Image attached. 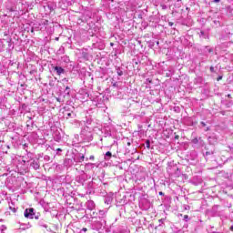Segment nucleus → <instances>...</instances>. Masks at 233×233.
<instances>
[{"label": "nucleus", "mask_w": 233, "mask_h": 233, "mask_svg": "<svg viewBox=\"0 0 233 233\" xmlns=\"http://www.w3.org/2000/svg\"><path fill=\"white\" fill-rule=\"evenodd\" d=\"M86 207L87 210H94V208H96V203L93 200H88Z\"/></svg>", "instance_id": "6e6552de"}, {"label": "nucleus", "mask_w": 233, "mask_h": 233, "mask_svg": "<svg viewBox=\"0 0 233 233\" xmlns=\"http://www.w3.org/2000/svg\"><path fill=\"white\" fill-rule=\"evenodd\" d=\"M201 35H203L205 33L203 31L200 32Z\"/></svg>", "instance_id": "58836bf2"}, {"label": "nucleus", "mask_w": 233, "mask_h": 233, "mask_svg": "<svg viewBox=\"0 0 233 233\" xmlns=\"http://www.w3.org/2000/svg\"><path fill=\"white\" fill-rule=\"evenodd\" d=\"M167 171L171 176H176V177H179L181 174V171H179V167H177V166H169L167 167Z\"/></svg>", "instance_id": "7ed1b4c3"}, {"label": "nucleus", "mask_w": 233, "mask_h": 233, "mask_svg": "<svg viewBox=\"0 0 233 233\" xmlns=\"http://www.w3.org/2000/svg\"><path fill=\"white\" fill-rule=\"evenodd\" d=\"M44 161H46V162L50 161V156H47V155L44 156Z\"/></svg>", "instance_id": "a211bd4d"}, {"label": "nucleus", "mask_w": 233, "mask_h": 233, "mask_svg": "<svg viewBox=\"0 0 233 233\" xmlns=\"http://www.w3.org/2000/svg\"><path fill=\"white\" fill-rule=\"evenodd\" d=\"M210 72H214V66L209 67Z\"/></svg>", "instance_id": "cd10ccee"}, {"label": "nucleus", "mask_w": 233, "mask_h": 233, "mask_svg": "<svg viewBox=\"0 0 233 233\" xmlns=\"http://www.w3.org/2000/svg\"><path fill=\"white\" fill-rule=\"evenodd\" d=\"M88 179H90V177H88L85 171H81V173L76 177V183L78 185H82L83 187L84 185H86Z\"/></svg>", "instance_id": "f257e3e1"}, {"label": "nucleus", "mask_w": 233, "mask_h": 233, "mask_svg": "<svg viewBox=\"0 0 233 233\" xmlns=\"http://www.w3.org/2000/svg\"><path fill=\"white\" fill-rule=\"evenodd\" d=\"M210 153L209 152H206V156H208Z\"/></svg>", "instance_id": "79ce46f5"}, {"label": "nucleus", "mask_w": 233, "mask_h": 233, "mask_svg": "<svg viewBox=\"0 0 233 233\" xmlns=\"http://www.w3.org/2000/svg\"><path fill=\"white\" fill-rule=\"evenodd\" d=\"M85 167L86 168H94V164L93 163H86Z\"/></svg>", "instance_id": "2eb2a0df"}, {"label": "nucleus", "mask_w": 233, "mask_h": 233, "mask_svg": "<svg viewBox=\"0 0 233 233\" xmlns=\"http://www.w3.org/2000/svg\"><path fill=\"white\" fill-rule=\"evenodd\" d=\"M42 25H48V20H44V21L42 22Z\"/></svg>", "instance_id": "5701e85b"}, {"label": "nucleus", "mask_w": 233, "mask_h": 233, "mask_svg": "<svg viewBox=\"0 0 233 233\" xmlns=\"http://www.w3.org/2000/svg\"><path fill=\"white\" fill-rule=\"evenodd\" d=\"M176 139H179V136H176Z\"/></svg>", "instance_id": "a19ab883"}, {"label": "nucleus", "mask_w": 233, "mask_h": 233, "mask_svg": "<svg viewBox=\"0 0 233 233\" xmlns=\"http://www.w3.org/2000/svg\"><path fill=\"white\" fill-rule=\"evenodd\" d=\"M230 230H233V226L230 227Z\"/></svg>", "instance_id": "c03bdc74"}, {"label": "nucleus", "mask_w": 233, "mask_h": 233, "mask_svg": "<svg viewBox=\"0 0 233 233\" xmlns=\"http://www.w3.org/2000/svg\"><path fill=\"white\" fill-rule=\"evenodd\" d=\"M200 125H201L202 127H207V124H206L205 122H200Z\"/></svg>", "instance_id": "bb28decb"}, {"label": "nucleus", "mask_w": 233, "mask_h": 233, "mask_svg": "<svg viewBox=\"0 0 233 233\" xmlns=\"http://www.w3.org/2000/svg\"><path fill=\"white\" fill-rule=\"evenodd\" d=\"M128 147H130V142L127 143Z\"/></svg>", "instance_id": "a18cd8bd"}, {"label": "nucleus", "mask_w": 233, "mask_h": 233, "mask_svg": "<svg viewBox=\"0 0 233 233\" xmlns=\"http://www.w3.org/2000/svg\"><path fill=\"white\" fill-rule=\"evenodd\" d=\"M209 212H210L211 216H213V217L220 216L219 206L218 205L213 206Z\"/></svg>", "instance_id": "0eeeda50"}, {"label": "nucleus", "mask_w": 233, "mask_h": 233, "mask_svg": "<svg viewBox=\"0 0 233 233\" xmlns=\"http://www.w3.org/2000/svg\"><path fill=\"white\" fill-rule=\"evenodd\" d=\"M168 25H169L170 26H174V23H172V22H169Z\"/></svg>", "instance_id": "473e14b6"}, {"label": "nucleus", "mask_w": 233, "mask_h": 233, "mask_svg": "<svg viewBox=\"0 0 233 233\" xmlns=\"http://www.w3.org/2000/svg\"><path fill=\"white\" fill-rule=\"evenodd\" d=\"M157 45H159V42H157Z\"/></svg>", "instance_id": "09e8293b"}, {"label": "nucleus", "mask_w": 233, "mask_h": 233, "mask_svg": "<svg viewBox=\"0 0 233 233\" xmlns=\"http://www.w3.org/2000/svg\"><path fill=\"white\" fill-rule=\"evenodd\" d=\"M44 227H45V228H47V226H46V225H44Z\"/></svg>", "instance_id": "49530a36"}, {"label": "nucleus", "mask_w": 233, "mask_h": 233, "mask_svg": "<svg viewBox=\"0 0 233 233\" xmlns=\"http://www.w3.org/2000/svg\"><path fill=\"white\" fill-rule=\"evenodd\" d=\"M83 161H85V155H80V156L77 157V162H78V163H83Z\"/></svg>", "instance_id": "ddd939ff"}, {"label": "nucleus", "mask_w": 233, "mask_h": 233, "mask_svg": "<svg viewBox=\"0 0 233 233\" xmlns=\"http://www.w3.org/2000/svg\"><path fill=\"white\" fill-rule=\"evenodd\" d=\"M116 74L117 76H123V71L121 69H117Z\"/></svg>", "instance_id": "6ab92c4d"}, {"label": "nucleus", "mask_w": 233, "mask_h": 233, "mask_svg": "<svg viewBox=\"0 0 233 233\" xmlns=\"http://www.w3.org/2000/svg\"><path fill=\"white\" fill-rule=\"evenodd\" d=\"M207 131H208V130H210V128L209 127H207V129H206Z\"/></svg>", "instance_id": "37998d69"}, {"label": "nucleus", "mask_w": 233, "mask_h": 233, "mask_svg": "<svg viewBox=\"0 0 233 233\" xmlns=\"http://www.w3.org/2000/svg\"><path fill=\"white\" fill-rule=\"evenodd\" d=\"M28 163H30V167L34 168V170H39V168L41 167L39 158H31L30 160H28Z\"/></svg>", "instance_id": "20e7f679"}, {"label": "nucleus", "mask_w": 233, "mask_h": 233, "mask_svg": "<svg viewBox=\"0 0 233 233\" xmlns=\"http://www.w3.org/2000/svg\"><path fill=\"white\" fill-rule=\"evenodd\" d=\"M66 90H70V87H69V86H66Z\"/></svg>", "instance_id": "c9c22d12"}, {"label": "nucleus", "mask_w": 233, "mask_h": 233, "mask_svg": "<svg viewBox=\"0 0 233 233\" xmlns=\"http://www.w3.org/2000/svg\"><path fill=\"white\" fill-rule=\"evenodd\" d=\"M21 227H22L23 230H26V228H30L32 227V225H30V223L21 224Z\"/></svg>", "instance_id": "f8f14e48"}, {"label": "nucleus", "mask_w": 233, "mask_h": 233, "mask_svg": "<svg viewBox=\"0 0 233 233\" xmlns=\"http://www.w3.org/2000/svg\"><path fill=\"white\" fill-rule=\"evenodd\" d=\"M206 48H207L208 52H209V54H210L211 52H214V49H212V48H210V47H208V46H206Z\"/></svg>", "instance_id": "4be33fe9"}, {"label": "nucleus", "mask_w": 233, "mask_h": 233, "mask_svg": "<svg viewBox=\"0 0 233 233\" xmlns=\"http://www.w3.org/2000/svg\"><path fill=\"white\" fill-rule=\"evenodd\" d=\"M158 221H159V223H164L165 219L161 218Z\"/></svg>", "instance_id": "2f4dec72"}, {"label": "nucleus", "mask_w": 233, "mask_h": 233, "mask_svg": "<svg viewBox=\"0 0 233 233\" xmlns=\"http://www.w3.org/2000/svg\"><path fill=\"white\" fill-rule=\"evenodd\" d=\"M86 188H88V190H92L94 188V183L92 181H86V184L84 185Z\"/></svg>", "instance_id": "9d476101"}, {"label": "nucleus", "mask_w": 233, "mask_h": 233, "mask_svg": "<svg viewBox=\"0 0 233 233\" xmlns=\"http://www.w3.org/2000/svg\"><path fill=\"white\" fill-rule=\"evenodd\" d=\"M70 162H72V160H70V159H66V160L64 161L65 167H68V165L70 164Z\"/></svg>", "instance_id": "dca6fc26"}, {"label": "nucleus", "mask_w": 233, "mask_h": 233, "mask_svg": "<svg viewBox=\"0 0 233 233\" xmlns=\"http://www.w3.org/2000/svg\"><path fill=\"white\" fill-rule=\"evenodd\" d=\"M89 159H90V161H94V159H95L94 155H91V156L89 157Z\"/></svg>", "instance_id": "a878e982"}, {"label": "nucleus", "mask_w": 233, "mask_h": 233, "mask_svg": "<svg viewBox=\"0 0 233 233\" xmlns=\"http://www.w3.org/2000/svg\"><path fill=\"white\" fill-rule=\"evenodd\" d=\"M86 127L81 131V135L85 136V137H88L90 136V132H92V127H90V125H92V119L87 118L85 123Z\"/></svg>", "instance_id": "f03ea898"}, {"label": "nucleus", "mask_w": 233, "mask_h": 233, "mask_svg": "<svg viewBox=\"0 0 233 233\" xmlns=\"http://www.w3.org/2000/svg\"><path fill=\"white\" fill-rule=\"evenodd\" d=\"M110 157H112V152L107 151L105 155V159L106 161H108L110 159Z\"/></svg>", "instance_id": "9b49d317"}, {"label": "nucleus", "mask_w": 233, "mask_h": 233, "mask_svg": "<svg viewBox=\"0 0 233 233\" xmlns=\"http://www.w3.org/2000/svg\"><path fill=\"white\" fill-rule=\"evenodd\" d=\"M147 83H152V80H151L150 78H147Z\"/></svg>", "instance_id": "7c9ffc66"}, {"label": "nucleus", "mask_w": 233, "mask_h": 233, "mask_svg": "<svg viewBox=\"0 0 233 233\" xmlns=\"http://www.w3.org/2000/svg\"><path fill=\"white\" fill-rule=\"evenodd\" d=\"M86 161H88V158H86Z\"/></svg>", "instance_id": "8fccbe9b"}, {"label": "nucleus", "mask_w": 233, "mask_h": 233, "mask_svg": "<svg viewBox=\"0 0 233 233\" xmlns=\"http://www.w3.org/2000/svg\"><path fill=\"white\" fill-rule=\"evenodd\" d=\"M56 101H59V103H61V98H56Z\"/></svg>", "instance_id": "e433bc0d"}, {"label": "nucleus", "mask_w": 233, "mask_h": 233, "mask_svg": "<svg viewBox=\"0 0 233 233\" xmlns=\"http://www.w3.org/2000/svg\"><path fill=\"white\" fill-rule=\"evenodd\" d=\"M55 72H56L57 76H61V74H65V70L61 66H55L54 67Z\"/></svg>", "instance_id": "1a4fd4ad"}, {"label": "nucleus", "mask_w": 233, "mask_h": 233, "mask_svg": "<svg viewBox=\"0 0 233 233\" xmlns=\"http://www.w3.org/2000/svg\"><path fill=\"white\" fill-rule=\"evenodd\" d=\"M98 216H99V218H105V216H106V211H105V210H100V211L98 212Z\"/></svg>", "instance_id": "4468645a"}, {"label": "nucleus", "mask_w": 233, "mask_h": 233, "mask_svg": "<svg viewBox=\"0 0 233 233\" xmlns=\"http://www.w3.org/2000/svg\"><path fill=\"white\" fill-rule=\"evenodd\" d=\"M158 194L159 196H165V193H163V191H160Z\"/></svg>", "instance_id": "c756f323"}, {"label": "nucleus", "mask_w": 233, "mask_h": 233, "mask_svg": "<svg viewBox=\"0 0 233 233\" xmlns=\"http://www.w3.org/2000/svg\"><path fill=\"white\" fill-rule=\"evenodd\" d=\"M219 79H222V76H219V77L218 78V81H219Z\"/></svg>", "instance_id": "ea45409f"}, {"label": "nucleus", "mask_w": 233, "mask_h": 233, "mask_svg": "<svg viewBox=\"0 0 233 233\" xmlns=\"http://www.w3.org/2000/svg\"><path fill=\"white\" fill-rule=\"evenodd\" d=\"M72 116V113H68L67 116L70 117Z\"/></svg>", "instance_id": "f704fd0d"}, {"label": "nucleus", "mask_w": 233, "mask_h": 233, "mask_svg": "<svg viewBox=\"0 0 233 233\" xmlns=\"http://www.w3.org/2000/svg\"><path fill=\"white\" fill-rule=\"evenodd\" d=\"M44 8L46 10V8L49 9V12H53V10H56V8H57V4H56V2L50 1L47 3V5L46 6H44Z\"/></svg>", "instance_id": "423d86ee"}, {"label": "nucleus", "mask_w": 233, "mask_h": 233, "mask_svg": "<svg viewBox=\"0 0 233 233\" xmlns=\"http://www.w3.org/2000/svg\"><path fill=\"white\" fill-rule=\"evenodd\" d=\"M35 219H39V218L35 217Z\"/></svg>", "instance_id": "de8ad7c7"}, {"label": "nucleus", "mask_w": 233, "mask_h": 233, "mask_svg": "<svg viewBox=\"0 0 233 233\" xmlns=\"http://www.w3.org/2000/svg\"><path fill=\"white\" fill-rule=\"evenodd\" d=\"M9 208H10V210H12V212H14V213L17 212V208H12V206H10Z\"/></svg>", "instance_id": "aec40b11"}, {"label": "nucleus", "mask_w": 233, "mask_h": 233, "mask_svg": "<svg viewBox=\"0 0 233 233\" xmlns=\"http://www.w3.org/2000/svg\"><path fill=\"white\" fill-rule=\"evenodd\" d=\"M184 221H188V215L184 216Z\"/></svg>", "instance_id": "393cba45"}, {"label": "nucleus", "mask_w": 233, "mask_h": 233, "mask_svg": "<svg viewBox=\"0 0 233 233\" xmlns=\"http://www.w3.org/2000/svg\"><path fill=\"white\" fill-rule=\"evenodd\" d=\"M146 147H147V148H150V140H147V141H146Z\"/></svg>", "instance_id": "412c9836"}, {"label": "nucleus", "mask_w": 233, "mask_h": 233, "mask_svg": "<svg viewBox=\"0 0 233 233\" xmlns=\"http://www.w3.org/2000/svg\"><path fill=\"white\" fill-rule=\"evenodd\" d=\"M55 141H61V136L59 135H55Z\"/></svg>", "instance_id": "f3484780"}, {"label": "nucleus", "mask_w": 233, "mask_h": 233, "mask_svg": "<svg viewBox=\"0 0 233 233\" xmlns=\"http://www.w3.org/2000/svg\"><path fill=\"white\" fill-rule=\"evenodd\" d=\"M221 0H214V3H219Z\"/></svg>", "instance_id": "72a5a7b5"}, {"label": "nucleus", "mask_w": 233, "mask_h": 233, "mask_svg": "<svg viewBox=\"0 0 233 233\" xmlns=\"http://www.w3.org/2000/svg\"><path fill=\"white\" fill-rule=\"evenodd\" d=\"M24 216L27 219H34V216H35V213H34V208H26L24 212Z\"/></svg>", "instance_id": "39448f33"}, {"label": "nucleus", "mask_w": 233, "mask_h": 233, "mask_svg": "<svg viewBox=\"0 0 233 233\" xmlns=\"http://www.w3.org/2000/svg\"><path fill=\"white\" fill-rule=\"evenodd\" d=\"M56 150H57V152H61L62 151L61 148H57Z\"/></svg>", "instance_id": "4c0bfd02"}, {"label": "nucleus", "mask_w": 233, "mask_h": 233, "mask_svg": "<svg viewBox=\"0 0 233 233\" xmlns=\"http://www.w3.org/2000/svg\"><path fill=\"white\" fill-rule=\"evenodd\" d=\"M192 143H193L194 145H196V143H198V138H193V139H192Z\"/></svg>", "instance_id": "b1692460"}, {"label": "nucleus", "mask_w": 233, "mask_h": 233, "mask_svg": "<svg viewBox=\"0 0 233 233\" xmlns=\"http://www.w3.org/2000/svg\"><path fill=\"white\" fill-rule=\"evenodd\" d=\"M86 230H88L86 228H82V232H86Z\"/></svg>", "instance_id": "c85d7f7f"}]
</instances>
